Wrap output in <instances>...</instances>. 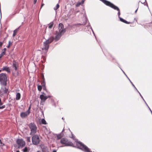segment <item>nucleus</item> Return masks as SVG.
<instances>
[{
  "label": "nucleus",
  "mask_w": 152,
  "mask_h": 152,
  "mask_svg": "<svg viewBox=\"0 0 152 152\" xmlns=\"http://www.w3.org/2000/svg\"><path fill=\"white\" fill-rule=\"evenodd\" d=\"M37 87L38 90L40 91L42 89V86H38Z\"/></svg>",
  "instance_id": "nucleus-28"
},
{
  "label": "nucleus",
  "mask_w": 152,
  "mask_h": 152,
  "mask_svg": "<svg viewBox=\"0 0 152 152\" xmlns=\"http://www.w3.org/2000/svg\"><path fill=\"white\" fill-rule=\"evenodd\" d=\"M3 71H5L8 73H10V68L7 66H4L3 68L2 69Z\"/></svg>",
  "instance_id": "nucleus-13"
},
{
  "label": "nucleus",
  "mask_w": 152,
  "mask_h": 152,
  "mask_svg": "<svg viewBox=\"0 0 152 152\" xmlns=\"http://www.w3.org/2000/svg\"><path fill=\"white\" fill-rule=\"evenodd\" d=\"M128 79H129V81H130V83H131V84L133 86V83H132V82L129 79V78L128 77Z\"/></svg>",
  "instance_id": "nucleus-37"
},
{
  "label": "nucleus",
  "mask_w": 152,
  "mask_h": 152,
  "mask_svg": "<svg viewBox=\"0 0 152 152\" xmlns=\"http://www.w3.org/2000/svg\"><path fill=\"white\" fill-rule=\"evenodd\" d=\"M53 22H51L49 25V26H48V28H51L53 26Z\"/></svg>",
  "instance_id": "nucleus-25"
},
{
  "label": "nucleus",
  "mask_w": 152,
  "mask_h": 152,
  "mask_svg": "<svg viewBox=\"0 0 152 152\" xmlns=\"http://www.w3.org/2000/svg\"><path fill=\"white\" fill-rule=\"evenodd\" d=\"M58 32L56 35L54 37L55 41L58 40L61 38L62 35L65 32V29L64 28L63 24L60 23L59 24L58 27Z\"/></svg>",
  "instance_id": "nucleus-2"
},
{
  "label": "nucleus",
  "mask_w": 152,
  "mask_h": 152,
  "mask_svg": "<svg viewBox=\"0 0 152 152\" xmlns=\"http://www.w3.org/2000/svg\"><path fill=\"white\" fill-rule=\"evenodd\" d=\"M19 27L17 28L16 29L14 30L13 31V36L14 37L16 34V33L18 31L19 28Z\"/></svg>",
  "instance_id": "nucleus-20"
},
{
  "label": "nucleus",
  "mask_w": 152,
  "mask_h": 152,
  "mask_svg": "<svg viewBox=\"0 0 152 152\" xmlns=\"http://www.w3.org/2000/svg\"><path fill=\"white\" fill-rule=\"evenodd\" d=\"M30 109H31V106L29 107L28 110L26 111L27 112H28V113H30Z\"/></svg>",
  "instance_id": "nucleus-32"
},
{
  "label": "nucleus",
  "mask_w": 152,
  "mask_h": 152,
  "mask_svg": "<svg viewBox=\"0 0 152 152\" xmlns=\"http://www.w3.org/2000/svg\"><path fill=\"white\" fill-rule=\"evenodd\" d=\"M52 152H56V151L55 150L53 151Z\"/></svg>",
  "instance_id": "nucleus-48"
},
{
  "label": "nucleus",
  "mask_w": 152,
  "mask_h": 152,
  "mask_svg": "<svg viewBox=\"0 0 152 152\" xmlns=\"http://www.w3.org/2000/svg\"><path fill=\"white\" fill-rule=\"evenodd\" d=\"M149 25H151V24H152V21H151V22H150V23H149Z\"/></svg>",
  "instance_id": "nucleus-45"
},
{
  "label": "nucleus",
  "mask_w": 152,
  "mask_h": 152,
  "mask_svg": "<svg viewBox=\"0 0 152 152\" xmlns=\"http://www.w3.org/2000/svg\"><path fill=\"white\" fill-rule=\"evenodd\" d=\"M3 42H0V47H1L3 44Z\"/></svg>",
  "instance_id": "nucleus-36"
},
{
  "label": "nucleus",
  "mask_w": 152,
  "mask_h": 152,
  "mask_svg": "<svg viewBox=\"0 0 152 152\" xmlns=\"http://www.w3.org/2000/svg\"><path fill=\"white\" fill-rule=\"evenodd\" d=\"M18 65L17 63L15 61H14L12 65V67L15 68V70H17V69Z\"/></svg>",
  "instance_id": "nucleus-16"
},
{
  "label": "nucleus",
  "mask_w": 152,
  "mask_h": 152,
  "mask_svg": "<svg viewBox=\"0 0 152 152\" xmlns=\"http://www.w3.org/2000/svg\"><path fill=\"white\" fill-rule=\"evenodd\" d=\"M6 48H4V51H5V50H6ZM4 51L5 52V51Z\"/></svg>",
  "instance_id": "nucleus-49"
},
{
  "label": "nucleus",
  "mask_w": 152,
  "mask_h": 152,
  "mask_svg": "<svg viewBox=\"0 0 152 152\" xmlns=\"http://www.w3.org/2000/svg\"><path fill=\"white\" fill-rule=\"evenodd\" d=\"M17 143L19 147H23L25 144V142L21 139H18L17 141Z\"/></svg>",
  "instance_id": "nucleus-9"
},
{
  "label": "nucleus",
  "mask_w": 152,
  "mask_h": 152,
  "mask_svg": "<svg viewBox=\"0 0 152 152\" xmlns=\"http://www.w3.org/2000/svg\"><path fill=\"white\" fill-rule=\"evenodd\" d=\"M5 105H2V106H0V109H3L5 107Z\"/></svg>",
  "instance_id": "nucleus-31"
},
{
  "label": "nucleus",
  "mask_w": 152,
  "mask_h": 152,
  "mask_svg": "<svg viewBox=\"0 0 152 152\" xmlns=\"http://www.w3.org/2000/svg\"><path fill=\"white\" fill-rule=\"evenodd\" d=\"M40 147L43 152H47L48 151V148L45 145L43 144L41 145Z\"/></svg>",
  "instance_id": "nucleus-12"
},
{
  "label": "nucleus",
  "mask_w": 152,
  "mask_h": 152,
  "mask_svg": "<svg viewBox=\"0 0 152 152\" xmlns=\"http://www.w3.org/2000/svg\"><path fill=\"white\" fill-rule=\"evenodd\" d=\"M41 122H42V124H47V123H46V121L43 118L42 119Z\"/></svg>",
  "instance_id": "nucleus-24"
},
{
  "label": "nucleus",
  "mask_w": 152,
  "mask_h": 152,
  "mask_svg": "<svg viewBox=\"0 0 152 152\" xmlns=\"http://www.w3.org/2000/svg\"><path fill=\"white\" fill-rule=\"evenodd\" d=\"M29 113L27 111L22 112L20 113V116L22 118H25L28 116Z\"/></svg>",
  "instance_id": "nucleus-11"
},
{
  "label": "nucleus",
  "mask_w": 152,
  "mask_h": 152,
  "mask_svg": "<svg viewBox=\"0 0 152 152\" xmlns=\"http://www.w3.org/2000/svg\"><path fill=\"white\" fill-rule=\"evenodd\" d=\"M84 0H82L81 1H79L76 4V7L79 6L80 5L83 4L84 3Z\"/></svg>",
  "instance_id": "nucleus-17"
},
{
  "label": "nucleus",
  "mask_w": 152,
  "mask_h": 152,
  "mask_svg": "<svg viewBox=\"0 0 152 152\" xmlns=\"http://www.w3.org/2000/svg\"><path fill=\"white\" fill-rule=\"evenodd\" d=\"M0 143L1 144H2V142L1 141V140H0Z\"/></svg>",
  "instance_id": "nucleus-44"
},
{
  "label": "nucleus",
  "mask_w": 152,
  "mask_h": 152,
  "mask_svg": "<svg viewBox=\"0 0 152 152\" xmlns=\"http://www.w3.org/2000/svg\"><path fill=\"white\" fill-rule=\"evenodd\" d=\"M76 145L78 148L85 152H92L87 146L80 142H76Z\"/></svg>",
  "instance_id": "nucleus-4"
},
{
  "label": "nucleus",
  "mask_w": 152,
  "mask_h": 152,
  "mask_svg": "<svg viewBox=\"0 0 152 152\" xmlns=\"http://www.w3.org/2000/svg\"><path fill=\"white\" fill-rule=\"evenodd\" d=\"M81 25V24H73L71 26V27L72 28H77L80 25Z\"/></svg>",
  "instance_id": "nucleus-19"
},
{
  "label": "nucleus",
  "mask_w": 152,
  "mask_h": 152,
  "mask_svg": "<svg viewBox=\"0 0 152 152\" xmlns=\"http://www.w3.org/2000/svg\"><path fill=\"white\" fill-rule=\"evenodd\" d=\"M3 103L1 101V99L0 98V106H1L2 105Z\"/></svg>",
  "instance_id": "nucleus-34"
},
{
  "label": "nucleus",
  "mask_w": 152,
  "mask_h": 152,
  "mask_svg": "<svg viewBox=\"0 0 152 152\" xmlns=\"http://www.w3.org/2000/svg\"><path fill=\"white\" fill-rule=\"evenodd\" d=\"M134 88L135 89V90L137 91V92L139 93V95H140V96L141 97V98L144 101V102H145V101L144 100V98H143V96L140 93L138 90L137 89V88H136L135 87V86L134 85Z\"/></svg>",
  "instance_id": "nucleus-14"
},
{
  "label": "nucleus",
  "mask_w": 152,
  "mask_h": 152,
  "mask_svg": "<svg viewBox=\"0 0 152 152\" xmlns=\"http://www.w3.org/2000/svg\"><path fill=\"white\" fill-rule=\"evenodd\" d=\"M89 26H90V28L91 29V30H92V32H93V33L95 35V34H94V31H93V29H92V28L91 27V26H90V25Z\"/></svg>",
  "instance_id": "nucleus-35"
},
{
  "label": "nucleus",
  "mask_w": 152,
  "mask_h": 152,
  "mask_svg": "<svg viewBox=\"0 0 152 152\" xmlns=\"http://www.w3.org/2000/svg\"><path fill=\"white\" fill-rule=\"evenodd\" d=\"M37 0H34V4H35L37 2Z\"/></svg>",
  "instance_id": "nucleus-38"
},
{
  "label": "nucleus",
  "mask_w": 152,
  "mask_h": 152,
  "mask_svg": "<svg viewBox=\"0 0 152 152\" xmlns=\"http://www.w3.org/2000/svg\"><path fill=\"white\" fill-rule=\"evenodd\" d=\"M43 89H46V88H45L44 87H43Z\"/></svg>",
  "instance_id": "nucleus-50"
},
{
  "label": "nucleus",
  "mask_w": 152,
  "mask_h": 152,
  "mask_svg": "<svg viewBox=\"0 0 152 152\" xmlns=\"http://www.w3.org/2000/svg\"><path fill=\"white\" fill-rule=\"evenodd\" d=\"M59 7V5L58 4H57L56 5V6L55 7H54V10H56L58 9Z\"/></svg>",
  "instance_id": "nucleus-26"
},
{
  "label": "nucleus",
  "mask_w": 152,
  "mask_h": 152,
  "mask_svg": "<svg viewBox=\"0 0 152 152\" xmlns=\"http://www.w3.org/2000/svg\"><path fill=\"white\" fill-rule=\"evenodd\" d=\"M28 126L30 130V135L35 134L37 132V128L36 125L34 123H31L29 124Z\"/></svg>",
  "instance_id": "nucleus-6"
},
{
  "label": "nucleus",
  "mask_w": 152,
  "mask_h": 152,
  "mask_svg": "<svg viewBox=\"0 0 152 152\" xmlns=\"http://www.w3.org/2000/svg\"><path fill=\"white\" fill-rule=\"evenodd\" d=\"M141 2V3L142 4H144H144H145V1L144 2H143V3H142V2Z\"/></svg>",
  "instance_id": "nucleus-42"
},
{
  "label": "nucleus",
  "mask_w": 152,
  "mask_h": 152,
  "mask_svg": "<svg viewBox=\"0 0 152 152\" xmlns=\"http://www.w3.org/2000/svg\"><path fill=\"white\" fill-rule=\"evenodd\" d=\"M2 70H0V72H1V71Z\"/></svg>",
  "instance_id": "nucleus-52"
},
{
  "label": "nucleus",
  "mask_w": 152,
  "mask_h": 152,
  "mask_svg": "<svg viewBox=\"0 0 152 152\" xmlns=\"http://www.w3.org/2000/svg\"><path fill=\"white\" fill-rule=\"evenodd\" d=\"M145 4H144V5L145 6H146L147 7H148V9L149 10H150L149 8V7H148V3H147L146 0H145Z\"/></svg>",
  "instance_id": "nucleus-29"
},
{
  "label": "nucleus",
  "mask_w": 152,
  "mask_h": 152,
  "mask_svg": "<svg viewBox=\"0 0 152 152\" xmlns=\"http://www.w3.org/2000/svg\"><path fill=\"white\" fill-rule=\"evenodd\" d=\"M151 15L152 16V14H151Z\"/></svg>",
  "instance_id": "nucleus-55"
},
{
  "label": "nucleus",
  "mask_w": 152,
  "mask_h": 152,
  "mask_svg": "<svg viewBox=\"0 0 152 152\" xmlns=\"http://www.w3.org/2000/svg\"><path fill=\"white\" fill-rule=\"evenodd\" d=\"M11 42L10 41H9L8 44H10V45Z\"/></svg>",
  "instance_id": "nucleus-41"
},
{
  "label": "nucleus",
  "mask_w": 152,
  "mask_h": 152,
  "mask_svg": "<svg viewBox=\"0 0 152 152\" xmlns=\"http://www.w3.org/2000/svg\"><path fill=\"white\" fill-rule=\"evenodd\" d=\"M8 91V89L6 87H4L3 88V91L4 92V94L7 93Z\"/></svg>",
  "instance_id": "nucleus-21"
},
{
  "label": "nucleus",
  "mask_w": 152,
  "mask_h": 152,
  "mask_svg": "<svg viewBox=\"0 0 152 152\" xmlns=\"http://www.w3.org/2000/svg\"><path fill=\"white\" fill-rule=\"evenodd\" d=\"M16 152H19V151H17Z\"/></svg>",
  "instance_id": "nucleus-53"
},
{
  "label": "nucleus",
  "mask_w": 152,
  "mask_h": 152,
  "mask_svg": "<svg viewBox=\"0 0 152 152\" xmlns=\"http://www.w3.org/2000/svg\"><path fill=\"white\" fill-rule=\"evenodd\" d=\"M100 1H102V2H103L104 4H106V5L109 6L112 8L113 9L115 10H116L118 11V18H119L120 20L126 24H129L130 23L129 22H128L125 20L124 19L122 18H121L120 17V10L118 8V7L114 5L113 4L111 3L110 2L107 1L106 0H100Z\"/></svg>",
  "instance_id": "nucleus-1"
},
{
  "label": "nucleus",
  "mask_w": 152,
  "mask_h": 152,
  "mask_svg": "<svg viewBox=\"0 0 152 152\" xmlns=\"http://www.w3.org/2000/svg\"><path fill=\"white\" fill-rule=\"evenodd\" d=\"M62 119H64L63 118V117L62 118Z\"/></svg>",
  "instance_id": "nucleus-54"
},
{
  "label": "nucleus",
  "mask_w": 152,
  "mask_h": 152,
  "mask_svg": "<svg viewBox=\"0 0 152 152\" xmlns=\"http://www.w3.org/2000/svg\"><path fill=\"white\" fill-rule=\"evenodd\" d=\"M32 137V141L34 145H37L40 141L39 136L37 134H34Z\"/></svg>",
  "instance_id": "nucleus-8"
},
{
  "label": "nucleus",
  "mask_w": 152,
  "mask_h": 152,
  "mask_svg": "<svg viewBox=\"0 0 152 152\" xmlns=\"http://www.w3.org/2000/svg\"><path fill=\"white\" fill-rule=\"evenodd\" d=\"M26 140L28 142H30V137H26L25 138Z\"/></svg>",
  "instance_id": "nucleus-23"
},
{
  "label": "nucleus",
  "mask_w": 152,
  "mask_h": 152,
  "mask_svg": "<svg viewBox=\"0 0 152 152\" xmlns=\"http://www.w3.org/2000/svg\"><path fill=\"white\" fill-rule=\"evenodd\" d=\"M44 5V4H42L41 5V8L43 6V5Z\"/></svg>",
  "instance_id": "nucleus-40"
},
{
  "label": "nucleus",
  "mask_w": 152,
  "mask_h": 152,
  "mask_svg": "<svg viewBox=\"0 0 152 152\" xmlns=\"http://www.w3.org/2000/svg\"><path fill=\"white\" fill-rule=\"evenodd\" d=\"M20 94L19 93H17L16 96V99L17 100H19L20 98Z\"/></svg>",
  "instance_id": "nucleus-18"
},
{
  "label": "nucleus",
  "mask_w": 152,
  "mask_h": 152,
  "mask_svg": "<svg viewBox=\"0 0 152 152\" xmlns=\"http://www.w3.org/2000/svg\"><path fill=\"white\" fill-rule=\"evenodd\" d=\"M27 148L26 147H25L23 149V151L24 152H26L27 151Z\"/></svg>",
  "instance_id": "nucleus-33"
},
{
  "label": "nucleus",
  "mask_w": 152,
  "mask_h": 152,
  "mask_svg": "<svg viewBox=\"0 0 152 152\" xmlns=\"http://www.w3.org/2000/svg\"><path fill=\"white\" fill-rule=\"evenodd\" d=\"M42 82L41 83V84L42 86L43 87H44L45 88V78L44 77V76L43 75L42 76Z\"/></svg>",
  "instance_id": "nucleus-15"
},
{
  "label": "nucleus",
  "mask_w": 152,
  "mask_h": 152,
  "mask_svg": "<svg viewBox=\"0 0 152 152\" xmlns=\"http://www.w3.org/2000/svg\"><path fill=\"white\" fill-rule=\"evenodd\" d=\"M121 70L122 71V72H123V73H124V74L125 73V72H124L121 69Z\"/></svg>",
  "instance_id": "nucleus-46"
},
{
  "label": "nucleus",
  "mask_w": 152,
  "mask_h": 152,
  "mask_svg": "<svg viewBox=\"0 0 152 152\" xmlns=\"http://www.w3.org/2000/svg\"><path fill=\"white\" fill-rule=\"evenodd\" d=\"M124 75H125L126 76V77L128 78V77L126 75V74L125 73H124Z\"/></svg>",
  "instance_id": "nucleus-47"
},
{
  "label": "nucleus",
  "mask_w": 152,
  "mask_h": 152,
  "mask_svg": "<svg viewBox=\"0 0 152 152\" xmlns=\"http://www.w3.org/2000/svg\"><path fill=\"white\" fill-rule=\"evenodd\" d=\"M7 75L5 73L0 74V82L1 85L6 86L7 85Z\"/></svg>",
  "instance_id": "nucleus-5"
},
{
  "label": "nucleus",
  "mask_w": 152,
  "mask_h": 152,
  "mask_svg": "<svg viewBox=\"0 0 152 152\" xmlns=\"http://www.w3.org/2000/svg\"><path fill=\"white\" fill-rule=\"evenodd\" d=\"M43 94L40 95V98L42 101L45 102L48 98L50 97V96H45V94L44 93H43Z\"/></svg>",
  "instance_id": "nucleus-10"
},
{
  "label": "nucleus",
  "mask_w": 152,
  "mask_h": 152,
  "mask_svg": "<svg viewBox=\"0 0 152 152\" xmlns=\"http://www.w3.org/2000/svg\"><path fill=\"white\" fill-rule=\"evenodd\" d=\"M134 20H136V22H137V20H136V18H134Z\"/></svg>",
  "instance_id": "nucleus-43"
},
{
  "label": "nucleus",
  "mask_w": 152,
  "mask_h": 152,
  "mask_svg": "<svg viewBox=\"0 0 152 152\" xmlns=\"http://www.w3.org/2000/svg\"><path fill=\"white\" fill-rule=\"evenodd\" d=\"M140 2V1L138 2V7L137 8V9L135 11V12H134L135 13H136L137 12V11L138 8V7H139V3Z\"/></svg>",
  "instance_id": "nucleus-30"
},
{
  "label": "nucleus",
  "mask_w": 152,
  "mask_h": 152,
  "mask_svg": "<svg viewBox=\"0 0 152 152\" xmlns=\"http://www.w3.org/2000/svg\"><path fill=\"white\" fill-rule=\"evenodd\" d=\"M62 136H61V134H59L57 135V140H58L60 139L62 137Z\"/></svg>",
  "instance_id": "nucleus-27"
},
{
  "label": "nucleus",
  "mask_w": 152,
  "mask_h": 152,
  "mask_svg": "<svg viewBox=\"0 0 152 152\" xmlns=\"http://www.w3.org/2000/svg\"><path fill=\"white\" fill-rule=\"evenodd\" d=\"M143 27L145 28H148L149 27H152V26L150 25L148 23L147 24H144L143 25Z\"/></svg>",
  "instance_id": "nucleus-22"
},
{
  "label": "nucleus",
  "mask_w": 152,
  "mask_h": 152,
  "mask_svg": "<svg viewBox=\"0 0 152 152\" xmlns=\"http://www.w3.org/2000/svg\"><path fill=\"white\" fill-rule=\"evenodd\" d=\"M60 142L61 144L64 145L60 146H59V147H61L64 146H71L73 145L72 143L68 141L67 139L65 138H62L60 141Z\"/></svg>",
  "instance_id": "nucleus-7"
},
{
  "label": "nucleus",
  "mask_w": 152,
  "mask_h": 152,
  "mask_svg": "<svg viewBox=\"0 0 152 152\" xmlns=\"http://www.w3.org/2000/svg\"><path fill=\"white\" fill-rule=\"evenodd\" d=\"M37 152H42L40 151H38Z\"/></svg>",
  "instance_id": "nucleus-51"
},
{
  "label": "nucleus",
  "mask_w": 152,
  "mask_h": 152,
  "mask_svg": "<svg viewBox=\"0 0 152 152\" xmlns=\"http://www.w3.org/2000/svg\"><path fill=\"white\" fill-rule=\"evenodd\" d=\"M54 40V37L52 36L44 42L41 47L42 50H45L46 51V52H47L48 49L50 44Z\"/></svg>",
  "instance_id": "nucleus-3"
},
{
  "label": "nucleus",
  "mask_w": 152,
  "mask_h": 152,
  "mask_svg": "<svg viewBox=\"0 0 152 152\" xmlns=\"http://www.w3.org/2000/svg\"><path fill=\"white\" fill-rule=\"evenodd\" d=\"M10 46V45L8 44L7 46V47L8 48H9Z\"/></svg>",
  "instance_id": "nucleus-39"
}]
</instances>
